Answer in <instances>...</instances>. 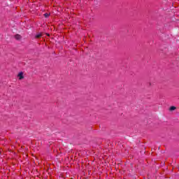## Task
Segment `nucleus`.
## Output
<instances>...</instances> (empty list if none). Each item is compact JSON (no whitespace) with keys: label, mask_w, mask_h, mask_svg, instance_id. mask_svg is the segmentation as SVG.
Instances as JSON below:
<instances>
[{"label":"nucleus","mask_w":179,"mask_h":179,"mask_svg":"<svg viewBox=\"0 0 179 179\" xmlns=\"http://www.w3.org/2000/svg\"><path fill=\"white\" fill-rule=\"evenodd\" d=\"M17 76L19 77V80H22V79H24V76H23V72H20Z\"/></svg>","instance_id":"obj_2"},{"label":"nucleus","mask_w":179,"mask_h":179,"mask_svg":"<svg viewBox=\"0 0 179 179\" xmlns=\"http://www.w3.org/2000/svg\"><path fill=\"white\" fill-rule=\"evenodd\" d=\"M47 36H50V34H47Z\"/></svg>","instance_id":"obj_6"},{"label":"nucleus","mask_w":179,"mask_h":179,"mask_svg":"<svg viewBox=\"0 0 179 179\" xmlns=\"http://www.w3.org/2000/svg\"><path fill=\"white\" fill-rule=\"evenodd\" d=\"M174 110H176V107L175 106H171L170 107V111H174Z\"/></svg>","instance_id":"obj_4"},{"label":"nucleus","mask_w":179,"mask_h":179,"mask_svg":"<svg viewBox=\"0 0 179 179\" xmlns=\"http://www.w3.org/2000/svg\"><path fill=\"white\" fill-rule=\"evenodd\" d=\"M44 16H45V17H48L50 16V14H48V13H45V14H44Z\"/></svg>","instance_id":"obj_5"},{"label":"nucleus","mask_w":179,"mask_h":179,"mask_svg":"<svg viewBox=\"0 0 179 179\" xmlns=\"http://www.w3.org/2000/svg\"><path fill=\"white\" fill-rule=\"evenodd\" d=\"M43 35L41 34H36L35 38H40V37H41Z\"/></svg>","instance_id":"obj_3"},{"label":"nucleus","mask_w":179,"mask_h":179,"mask_svg":"<svg viewBox=\"0 0 179 179\" xmlns=\"http://www.w3.org/2000/svg\"><path fill=\"white\" fill-rule=\"evenodd\" d=\"M14 37L15 40H17L18 41H20V40H22V36H20V34H16Z\"/></svg>","instance_id":"obj_1"}]
</instances>
